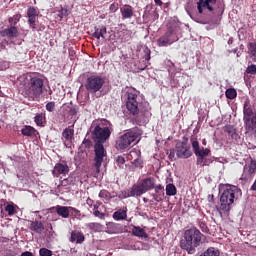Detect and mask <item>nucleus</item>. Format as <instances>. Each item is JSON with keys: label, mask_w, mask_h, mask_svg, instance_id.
<instances>
[{"label": "nucleus", "mask_w": 256, "mask_h": 256, "mask_svg": "<svg viewBox=\"0 0 256 256\" xmlns=\"http://www.w3.org/2000/svg\"><path fill=\"white\" fill-rule=\"evenodd\" d=\"M18 84L22 90V95L28 100L35 101L40 98L43 93L44 80L35 74H21L18 79Z\"/></svg>", "instance_id": "nucleus-1"}, {"label": "nucleus", "mask_w": 256, "mask_h": 256, "mask_svg": "<svg viewBox=\"0 0 256 256\" xmlns=\"http://www.w3.org/2000/svg\"><path fill=\"white\" fill-rule=\"evenodd\" d=\"M220 190V205L218 211L220 214L229 215L231 209H233L235 200L239 199V195L242 194L241 188L236 185L222 184L219 187Z\"/></svg>", "instance_id": "nucleus-2"}, {"label": "nucleus", "mask_w": 256, "mask_h": 256, "mask_svg": "<svg viewBox=\"0 0 256 256\" xmlns=\"http://www.w3.org/2000/svg\"><path fill=\"white\" fill-rule=\"evenodd\" d=\"M205 241L206 236L197 227H191L185 230L180 240V247L188 254H195L197 247H200Z\"/></svg>", "instance_id": "nucleus-3"}, {"label": "nucleus", "mask_w": 256, "mask_h": 256, "mask_svg": "<svg viewBox=\"0 0 256 256\" xmlns=\"http://www.w3.org/2000/svg\"><path fill=\"white\" fill-rule=\"evenodd\" d=\"M156 180L154 177L142 178L139 184L132 185L127 190H122L118 195L119 199H128L129 197H140L149 190L155 189Z\"/></svg>", "instance_id": "nucleus-4"}, {"label": "nucleus", "mask_w": 256, "mask_h": 256, "mask_svg": "<svg viewBox=\"0 0 256 256\" xmlns=\"http://www.w3.org/2000/svg\"><path fill=\"white\" fill-rule=\"evenodd\" d=\"M243 121L246 132L256 137V111L250 105V100L244 102Z\"/></svg>", "instance_id": "nucleus-5"}, {"label": "nucleus", "mask_w": 256, "mask_h": 256, "mask_svg": "<svg viewBox=\"0 0 256 256\" xmlns=\"http://www.w3.org/2000/svg\"><path fill=\"white\" fill-rule=\"evenodd\" d=\"M141 132L136 130H130L129 132L124 133L121 136H118L116 140V149L117 150H126V148L131 147L132 143L140 137Z\"/></svg>", "instance_id": "nucleus-6"}, {"label": "nucleus", "mask_w": 256, "mask_h": 256, "mask_svg": "<svg viewBox=\"0 0 256 256\" xmlns=\"http://www.w3.org/2000/svg\"><path fill=\"white\" fill-rule=\"evenodd\" d=\"M190 140L194 154L197 157V165L205 167L207 165L206 157L211 153V150L209 148H200V143L196 136H191Z\"/></svg>", "instance_id": "nucleus-7"}, {"label": "nucleus", "mask_w": 256, "mask_h": 256, "mask_svg": "<svg viewBox=\"0 0 256 256\" xmlns=\"http://www.w3.org/2000/svg\"><path fill=\"white\" fill-rule=\"evenodd\" d=\"M104 85V78L102 76L94 74L87 78L85 83V89L88 90L90 93H97V91H100Z\"/></svg>", "instance_id": "nucleus-8"}, {"label": "nucleus", "mask_w": 256, "mask_h": 256, "mask_svg": "<svg viewBox=\"0 0 256 256\" xmlns=\"http://www.w3.org/2000/svg\"><path fill=\"white\" fill-rule=\"evenodd\" d=\"M95 142L96 143L94 146V167L96 169V172L99 174L104 158L107 157V152L105 151V146L103 142Z\"/></svg>", "instance_id": "nucleus-9"}, {"label": "nucleus", "mask_w": 256, "mask_h": 256, "mask_svg": "<svg viewBox=\"0 0 256 256\" xmlns=\"http://www.w3.org/2000/svg\"><path fill=\"white\" fill-rule=\"evenodd\" d=\"M111 137V130L109 126H102L96 125L94 126V129L92 130V138L94 141H97L99 143H105L109 138Z\"/></svg>", "instance_id": "nucleus-10"}, {"label": "nucleus", "mask_w": 256, "mask_h": 256, "mask_svg": "<svg viewBox=\"0 0 256 256\" xmlns=\"http://www.w3.org/2000/svg\"><path fill=\"white\" fill-rule=\"evenodd\" d=\"M176 155L179 159H189L193 155L191 145L188 143V138L185 136L182 142L176 143Z\"/></svg>", "instance_id": "nucleus-11"}, {"label": "nucleus", "mask_w": 256, "mask_h": 256, "mask_svg": "<svg viewBox=\"0 0 256 256\" xmlns=\"http://www.w3.org/2000/svg\"><path fill=\"white\" fill-rule=\"evenodd\" d=\"M175 28H168L167 31L157 39V44L160 48L171 45L178 41V36H175Z\"/></svg>", "instance_id": "nucleus-12"}, {"label": "nucleus", "mask_w": 256, "mask_h": 256, "mask_svg": "<svg viewBox=\"0 0 256 256\" xmlns=\"http://www.w3.org/2000/svg\"><path fill=\"white\" fill-rule=\"evenodd\" d=\"M126 108L133 116L138 115L139 103H138V95L135 91L127 92Z\"/></svg>", "instance_id": "nucleus-13"}, {"label": "nucleus", "mask_w": 256, "mask_h": 256, "mask_svg": "<svg viewBox=\"0 0 256 256\" xmlns=\"http://www.w3.org/2000/svg\"><path fill=\"white\" fill-rule=\"evenodd\" d=\"M256 174V160L250 158V163L244 165V172L242 173V180H252L254 175Z\"/></svg>", "instance_id": "nucleus-14"}, {"label": "nucleus", "mask_w": 256, "mask_h": 256, "mask_svg": "<svg viewBox=\"0 0 256 256\" xmlns=\"http://www.w3.org/2000/svg\"><path fill=\"white\" fill-rule=\"evenodd\" d=\"M27 17H28V24H29L30 28L32 29V31H39V29H37V25H36L37 19L39 17V11L36 9V7H34V6L28 7Z\"/></svg>", "instance_id": "nucleus-15"}, {"label": "nucleus", "mask_w": 256, "mask_h": 256, "mask_svg": "<svg viewBox=\"0 0 256 256\" xmlns=\"http://www.w3.org/2000/svg\"><path fill=\"white\" fill-rule=\"evenodd\" d=\"M70 172L69 165L67 163H56L54 169L52 170V174L54 177H60V175H67Z\"/></svg>", "instance_id": "nucleus-16"}, {"label": "nucleus", "mask_w": 256, "mask_h": 256, "mask_svg": "<svg viewBox=\"0 0 256 256\" xmlns=\"http://www.w3.org/2000/svg\"><path fill=\"white\" fill-rule=\"evenodd\" d=\"M0 36H2V38H8V39L18 38L19 29L15 28L12 24H10L9 28L2 29V31H0Z\"/></svg>", "instance_id": "nucleus-17"}, {"label": "nucleus", "mask_w": 256, "mask_h": 256, "mask_svg": "<svg viewBox=\"0 0 256 256\" xmlns=\"http://www.w3.org/2000/svg\"><path fill=\"white\" fill-rule=\"evenodd\" d=\"M55 211L63 219H68V217H70V211L79 212L75 207H66L65 205H56Z\"/></svg>", "instance_id": "nucleus-18"}, {"label": "nucleus", "mask_w": 256, "mask_h": 256, "mask_svg": "<svg viewBox=\"0 0 256 256\" xmlns=\"http://www.w3.org/2000/svg\"><path fill=\"white\" fill-rule=\"evenodd\" d=\"M217 0H199L197 2L198 13L203 14V7H207L208 11H213V6L210 4H216Z\"/></svg>", "instance_id": "nucleus-19"}, {"label": "nucleus", "mask_w": 256, "mask_h": 256, "mask_svg": "<svg viewBox=\"0 0 256 256\" xmlns=\"http://www.w3.org/2000/svg\"><path fill=\"white\" fill-rule=\"evenodd\" d=\"M30 231H34L37 234H42V232L45 231V226L41 220H31Z\"/></svg>", "instance_id": "nucleus-20"}, {"label": "nucleus", "mask_w": 256, "mask_h": 256, "mask_svg": "<svg viewBox=\"0 0 256 256\" xmlns=\"http://www.w3.org/2000/svg\"><path fill=\"white\" fill-rule=\"evenodd\" d=\"M120 13L123 19H131L134 16V9L129 4L120 8Z\"/></svg>", "instance_id": "nucleus-21"}, {"label": "nucleus", "mask_w": 256, "mask_h": 256, "mask_svg": "<svg viewBox=\"0 0 256 256\" xmlns=\"http://www.w3.org/2000/svg\"><path fill=\"white\" fill-rule=\"evenodd\" d=\"M127 211H128L127 207L116 210V212H114L112 217L115 221H124L127 219Z\"/></svg>", "instance_id": "nucleus-22"}, {"label": "nucleus", "mask_w": 256, "mask_h": 256, "mask_svg": "<svg viewBox=\"0 0 256 256\" xmlns=\"http://www.w3.org/2000/svg\"><path fill=\"white\" fill-rule=\"evenodd\" d=\"M85 241V236L83 232H77L76 230H72L70 242H76L77 244H82Z\"/></svg>", "instance_id": "nucleus-23"}, {"label": "nucleus", "mask_w": 256, "mask_h": 256, "mask_svg": "<svg viewBox=\"0 0 256 256\" xmlns=\"http://www.w3.org/2000/svg\"><path fill=\"white\" fill-rule=\"evenodd\" d=\"M105 34H107L106 26H98V27L96 26L92 36L93 38H96V39H100V38L105 39Z\"/></svg>", "instance_id": "nucleus-24"}, {"label": "nucleus", "mask_w": 256, "mask_h": 256, "mask_svg": "<svg viewBox=\"0 0 256 256\" xmlns=\"http://www.w3.org/2000/svg\"><path fill=\"white\" fill-rule=\"evenodd\" d=\"M132 235L136 237H144L145 239L148 238V234L145 232V229L137 225H133Z\"/></svg>", "instance_id": "nucleus-25"}, {"label": "nucleus", "mask_w": 256, "mask_h": 256, "mask_svg": "<svg viewBox=\"0 0 256 256\" xmlns=\"http://www.w3.org/2000/svg\"><path fill=\"white\" fill-rule=\"evenodd\" d=\"M86 226L88 229H90V231L94 232H103L105 229V225L100 224L99 222H89V224H86Z\"/></svg>", "instance_id": "nucleus-26"}, {"label": "nucleus", "mask_w": 256, "mask_h": 256, "mask_svg": "<svg viewBox=\"0 0 256 256\" xmlns=\"http://www.w3.org/2000/svg\"><path fill=\"white\" fill-rule=\"evenodd\" d=\"M22 135L25 137H34L37 133V130L33 126H24L21 130Z\"/></svg>", "instance_id": "nucleus-27"}, {"label": "nucleus", "mask_w": 256, "mask_h": 256, "mask_svg": "<svg viewBox=\"0 0 256 256\" xmlns=\"http://www.w3.org/2000/svg\"><path fill=\"white\" fill-rule=\"evenodd\" d=\"M224 131L228 133V135L235 140H237V138L239 137L237 130L236 128H234L233 125H226L224 128Z\"/></svg>", "instance_id": "nucleus-28"}, {"label": "nucleus", "mask_w": 256, "mask_h": 256, "mask_svg": "<svg viewBox=\"0 0 256 256\" xmlns=\"http://www.w3.org/2000/svg\"><path fill=\"white\" fill-rule=\"evenodd\" d=\"M119 231V225H117L115 222H108L105 230L107 234H117Z\"/></svg>", "instance_id": "nucleus-29"}, {"label": "nucleus", "mask_w": 256, "mask_h": 256, "mask_svg": "<svg viewBox=\"0 0 256 256\" xmlns=\"http://www.w3.org/2000/svg\"><path fill=\"white\" fill-rule=\"evenodd\" d=\"M248 55L253 61H256V43H248Z\"/></svg>", "instance_id": "nucleus-30"}, {"label": "nucleus", "mask_w": 256, "mask_h": 256, "mask_svg": "<svg viewBox=\"0 0 256 256\" xmlns=\"http://www.w3.org/2000/svg\"><path fill=\"white\" fill-rule=\"evenodd\" d=\"M200 256H220V251L215 247H208Z\"/></svg>", "instance_id": "nucleus-31"}, {"label": "nucleus", "mask_w": 256, "mask_h": 256, "mask_svg": "<svg viewBox=\"0 0 256 256\" xmlns=\"http://www.w3.org/2000/svg\"><path fill=\"white\" fill-rule=\"evenodd\" d=\"M21 18H22L21 14H14V16L9 17L8 23L12 24L14 28H17V24L20 23Z\"/></svg>", "instance_id": "nucleus-32"}, {"label": "nucleus", "mask_w": 256, "mask_h": 256, "mask_svg": "<svg viewBox=\"0 0 256 256\" xmlns=\"http://www.w3.org/2000/svg\"><path fill=\"white\" fill-rule=\"evenodd\" d=\"M44 120H45V115L44 113H37V115L34 117V122L38 127H43L44 126Z\"/></svg>", "instance_id": "nucleus-33"}, {"label": "nucleus", "mask_w": 256, "mask_h": 256, "mask_svg": "<svg viewBox=\"0 0 256 256\" xmlns=\"http://www.w3.org/2000/svg\"><path fill=\"white\" fill-rule=\"evenodd\" d=\"M74 133L75 130H73V128H65L62 132V137H64L65 140H72Z\"/></svg>", "instance_id": "nucleus-34"}, {"label": "nucleus", "mask_w": 256, "mask_h": 256, "mask_svg": "<svg viewBox=\"0 0 256 256\" xmlns=\"http://www.w3.org/2000/svg\"><path fill=\"white\" fill-rule=\"evenodd\" d=\"M177 194V188L174 184L166 185V195L172 196Z\"/></svg>", "instance_id": "nucleus-35"}, {"label": "nucleus", "mask_w": 256, "mask_h": 256, "mask_svg": "<svg viewBox=\"0 0 256 256\" xmlns=\"http://www.w3.org/2000/svg\"><path fill=\"white\" fill-rule=\"evenodd\" d=\"M226 98H228L229 100H234V98H236L237 96V90H235V88H228V90H226Z\"/></svg>", "instance_id": "nucleus-36"}, {"label": "nucleus", "mask_w": 256, "mask_h": 256, "mask_svg": "<svg viewBox=\"0 0 256 256\" xmlns=\"http://www.w3.org/2000/svg\"><path fill=\"white\" fill-rule=\"evenodd\" d=\"M99 197L104 200H111L112 195L110 194L109 190H101L99 192Z\"/></svg>", "instance_id": "nucleus-37"}, {"label": "nucleus", "mask_w": 256, "mask_h": 256, "mask_svg": "<svg viewBox=\"0 0 256 256\" xmlns=\"http://www.w3.org/2000/svg\"><path fill=\"white\" fill-rule=\"evenodd\" d=\"M246 73L247 75H256V64H248Z\"/></svg>", "instance_id": "nucleus-38"}, {"label": "nucleus", "mask_w": 256, "mask_h": 256, "mask_svg": "<svg viewBox=\"0 0 256 256\" xmlns=\"http://www.w3.org/2000/svg\"><path fill=\"white\" fill-rule=\"evenodd\" d=\"M198 226L202 232H209V227L203 220H198Z\"/></svg>", "instance_id": "nucleus-39"}, {"label": "nucleus", "mask_w": 256, "mask_h": 256, "mask_svg": "<svg viewBox=\"0 0 256 256\" xmlns=\"http://www.w3.org/2000/svg\"><path fill=\"white\" fill-rule=\"evenodd\" d=\"M40 256H53V252L50 249H47L46 247H42L39 250Z\"/></svg>", "instance_id": "nucleus-40"}, {"label": "nucleus", "mask_w": 256, "mask_h": 256, "mask_svg": "<svg viewBox=\"0 0 256 256\" xmlns=\"http://www.w3.org/2000/svg\"><path fill=\"white\" fill-rule=\"evenodd\" d=\"M152 197L154 200H156V202H162V200L165 197V192H161V193L155 192V194H152Z\"/></svg>", "instance_id": "nucleus-41"}, {"label": "nucleus", "mask_w": 256, "mask_h": 256, "mask_svg": "<svg viewBox=\"0 0 256 256\" xmlns=\"http://www.w3.org/2000/svg\"><path fill=\"white\" fill-rule=\"evenodd\" d=\"M144 59L146 61H150V59H151V49L148 48V46H145V48H144Z\"/></svg>", "instance_id": "nucleus-42"}, {"label": "nucleus", "mask_w": 256, "mask_h": 256, "mask_svg": "<svg viewBox=\"0 0 256 256\" xmlns=\"http://www.w3.org/2000/svg\"><path fill=\"white\" fill-rule=\"evenodd\" d=\"M93 143L88 138H84L81 148H91Z\"/></svg>", "instance_id": "nucleus-43"}, {"label": "nucleus", "mask_w": 256, "mask_h": 256, "mask_svg": "<svg viewBox=\"0 0 256 256\" xmlns=\"http://www.w3.org/2000/svg\"><path fill=\"white\" fill-rule=\"evenodd\" d=\"M5 211L8 213V215L15 214V207L12 204L6 205Z\"/></svg>", "instance_id": "nucleus-44"}, {"label": "nucleus", "mask_w": 256, "mask_h": 256, "mask_svg": "<svg viewBox=\"0 0 256 256\" xmlns=\"http://www.w3.org/2000/svg\"><path fill=\"white\" fill-rule=\"evenodd\" d=\"M69 184H71L70 178H64L61 180L60 185H58V189H61V187H67Z\"/></svg>", "instance_id": "nucleus-45"}, {"label": "nucleus", "mask_w": 256, "mask_h": 256, "mask_svg": "<svg viewBox=\"0 0 256 256\" xmlns=\"http://www.w3.org/2000/svg\"><path fill=\"white\" fill-rule=\"evenodd\" d=\"M55 107H56L55 101H49V102L46 104V110H47V111L52 112V111L55 110Z\"/></svg>", "instance_id": "nucleus-46"}, {"label": "nucleus", "mask_w": 256, "mask_h": 256, "mask_svg": "<svg viewBox=\"0 0 256 256\" xmlns=\"http://www.w3.org/2000/svg\"><path fill=\"white\" fill-rule=\"evenodd\" d=\"M94 216H95V217H98V218L101 219V220H104L105 217H106V214H105L104 212H100V210L97 209V210H95V212H94Z\"/></svg>", "instance_id": "nucleus-47"}, {"label": "nucleus", "mask_w": 256, "mask_h": 256, "mask_svg": "<svg viewBox=\"0 0 256 256\" xmlns=\"http://www.w3.org/2000/svg\"><path fill=\"white\" fill-rule=\"evenodd\" d=\"M67 9H64V7H61L60 11L58 12V16L60 19H63L64 16H67Z\"/></svg>", "instance_id": "nucleus-48"}, {"label": "nucleus", "mask_w": 256, "mask_h": 256, "mask_svg": "<svg viewBox=\"0 0 256 256\" xmlns=\"http://www.w3.org/2000/svg\"><path fill=\"white\" fill-rule=\"evenodd\" d=\"M176 147L175 148H171L169 151V159L170 160H176Z\"/></svg>", "instance_id": "nucleus-49"}, {"label": "nucleus", "mask_w": 256, "mask_h": 256, "mask_svg": "<svg viewBox=\"0 0 256 256\" xmlns=\"http://www.w3.org/2000/svg\"><path fill=\"white\" fill-rule=\"evenodd\" d=\"M69 113L71 117H75L78 113V108L77 106H73L72 108L69 109Z\"/></svg>", "instance_id": "nucleus-50"}, {"label": "nucleus", "mask_w": 256, "mask_h": 256, "mask_svg": "<svg viewBox=\"0 0 256 256\" xmlns=\"http://www.w3.org/2000/svg\"><path fill=\"white\" fill-rule=\"evenodd\" d=\"M116 162L118 165H124V163L126 162L125 157H122V155H118V157L116 158Z\"/></svg>", "instance_id": "nucleus-51"}, {"label": "nucleus", "mask_w": 256, "mask_h": 256, "mask_svg": "<svg viewBox=\"0 0 256 256\" xmlns=\"http://www.w3.org/2000/svg\"><path fill=\"white\" fill-rule=\"evenodd\" d=\"M154 189H155V192H157V193L165 192V188L161 184L156 185V187L154 186Z\"/></svg>", "instance_id": "nucleus-52"}, {"label": "nucleus", "mask_w": 256, "mask_h": 256, "mask_svg": "<svg viewBox=\"0 0 256 256\" xmlns=\"http://www.w3.org/2000/svg\"><path fill=\"white\" fill-rule=\"evenodd\" d=\"M118 9H119V4L112 3V4L110 5V11H111L112 13H116V11H118Z\"/></svg>", "instance_id": "nucleus-53"}, {"label": "nucleus", "mask_w": 256, "mask_h": 256, "mask_svg": "<svg viewBox=\"0 0 256 256\" xmlns=\"http://www.w3.org/2000/svg\"><path fill=\"white\" fill-rule=\"evenodd\" d=\"M20 256H33V252L26 250L25 252H22V254Z\"/></svg>", "instance_id": "nucleus-54"}, {"label": "nucleus", "mask_w": 256, "mask_h": 256, "mask_svg": "<svg viewBox=\"0 0 256 256\" xmlns=\"http://www.w3.org/2000/svg\"><path fill=\"white\" fill-rule=\"evenodd\" d=\"M86 203L91 207L94 204V200L92 199H87Z\"/></svg>", "instance_id": "nucleus-55"}, {"label": "nucleus", "mask_w": 256, "mask_h": 256, "mask_svg": "<svg viewBox=\"0 0 256 256\" xmlns=\"http://www.w3.org/2000/svg\"><path fill=\"white\" fill-rule=\"evenodd\" d=\"M99 209V205L98 204H94V209H93V214L95 215V212L98 211Z\"/></svg>", "instance_id": "nucleus-56"}, {"label": "nucleus", "mask_w": 256, "mask_h": 256, "mask_svg": "<svg viewBox=\"0 0 256 256\" xmlns=\"http://www.w3.org/2000/svg\"><path fill=\"white\" fill-rule=\"evenodd\" d=\"M154 2L156 4H158L159 6H162V4H163L162 0H154Z\"/></svg>", "instance_id": "nucleus-57"}, {"label": "nucleus", "mask_w": 256, "mask_h": 256, "mask_svg": "<svg viewBox=\"0 0 256 256\" xmlns=\"http://www.w3.org/2000/svg\"><path fill=\"white\" fill-rule=\"evenodd\" d=\"M251 189L256 191V179H255L254 184L252 185Z\"/></svg>", "instance_id": "nucleus-58"}, {"label": "nucleus", "mask_w": 256, "mask_h": 256, "mask_svg": "<svg viewBox=\"0 0 256 256\" xmlns=\"http://www.w3.org/2000/svg\"><path fill=\"white\" fill-rule=\"evenodd\" d=\"M147 68V64L144 65V67L141 68V70H145Z\"/></svg>", "instance_id": "nucleus-59"}]
</instances>
